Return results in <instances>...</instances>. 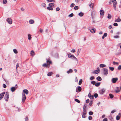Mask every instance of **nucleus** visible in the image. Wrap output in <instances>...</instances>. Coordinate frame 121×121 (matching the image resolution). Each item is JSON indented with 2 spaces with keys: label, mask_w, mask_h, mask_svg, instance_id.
<instances>
[{
  "label": "nucleus",
  "mask_w": 121,
  "mask_h": 121,
  "mask_svg": "<svg viewBox=\"0 0 121 121\" xmlns=\"http://www.w3.org/2000/svg\"><path fill=\"white\" fill-rule=\"evenodd\" d=\"M92 117L91 116H89L88 117V119L90 120H91L92 119Z\"/></svg>",
  "instance_id": "c03bdc74"
},
{
  "label": "nucleus",
  "mask_w": 121,
  "mask_h": 121,
  "mask_svg": "<svg viewBox=\"0 0 121 121\" xmlns=\"http://www.w3.org/2000/svg\"><path fill=\"white\" fill-rule=\"evenodd\" d=\"M7 2V0H3V3L4 4H5Z\"/></svg>",
  "instance_id": "79ce46f5"
},
{
  "label": "nucleus",
  "mask_w": 121,
  "mask_h": 121,
  "mask_svg": "<svg viewBox=\"0 0 121 121\" xmlns=\"http://www.w3.org/2000/svg\"><path fill=\"white\" fill-rule=\"evenodd\" d=\"M71 52L73 53H74L75 52V49H72L71 51Z\"/></svg>",
  "instance_id": "13d9d810"
},
{
  "label": "nucleus",
  "mask_w": 121,
  "mask_h": 121,
  "mask_svg": "<svg viewBox=\"0 0 121 121\" xmlns=\"http://www.w3.org/2000/svg\"><path fill=\"white\" fill-rule=\"evenodd\" d=\"M118 78H113L112 79V82L113 83H115L118 80Z\"/></svg>",
  "instance_id": "423d86ee"
},
{
  "label": "nucleus",
  "mask_w": 121,
  "mask_h": 121,
  "mask_svg": "<svg viewBox=\"0 0 121 121\" xmlns=\"http://www.w3.org/2000/svg\"><path fill=\"white\" fill-rule=\"evenodd\" d=\"M121 21V19H120L119 18L117 19L115 21V22H120Z\"/></svg>",
  "instance_id": "b1692460"
},
{
  "label": "nucleus",
  "mask_w": 121,
  "mask_h": 121,
  "mask_svg": "<svg viewBox=\"0 0 121 121\" xmlns=\"http://www.w3.org/2000/svg\"><path fill=\"white\" fill-rule=\"evenodd\" d=\"M103 73L104 75H107L108 73V70L105 68L103 69Z\"/></svg>",
  "instance_id": "39448f33"
},
{
  "label": "nucleus",
  "mask_w": 121,
  "mask_h": 121,
  "mask_svg": "<svg viewBox=\"0 0 121 121\" xmlns=\"http://www.w3.org/2000/svg\"><path fill=\"white\" fill-rule=\"evenodd\" d=\"M3 87L4 88H5L6 87V85L4 84H3Z\"/></svg>",
  "instance_id": "052dcab7"
},
{
  "label": "nucleus",
  "mask_w": 121,
  "mask_h": 121,
  "mask_svg": "<svg viewBox=\"0 0 121 121\" xmlns=\"http://www.w3.org/2000/svg\"><path fill=\"white\" fill-rule=\"evenodd\" d=\"M73 71V70L71 69H70L68 71H67V73H72Z\"/></svg>",
  "instance_id": "f3484780"
},
{
  "label": "nucleus",
  "mask_w": 121,
  "mask_h": 121,
  "mask_svg": "<svg viewBox=\"0 0 121 121\" xmlns=\"http://www.w3.org/2000/svg\"><path fill=\"white\" fill-rule=\"evenodd\" d=\"M100 14L101 15L103 16L104 15V11L103 10H101L100 11Z\"/></svg>",
  "instance_id": "ddd939ff"
},
{
  "label": "nucleus",
  "mask_w": 121,
  "mask_h": 121,
  "mask_svg": "<svg viewBox=\"0 0 121 121\" xmlns=\"http://www.w3.org/2000/svg\"><path fill=\"white\" fill-rule=\"evenodd\" d=\"M86 114V113H82V117L83 118H85L86 117V116H85Z\"/></svg>",
  "instance_id": "aec40b11"
},
{
  "label": "nucleus",
  "mask_w": 121,
  "mask_h": 121,
  "mask_svg": "<svg viewBox=\"0 0 121 121\" xmlns=\"http://www.w3.org/2000/svg\"><path fill=\"white\" fill-rule=\"evenodd\" d=\"M89 114L90 115H92L93 114V113L92 112L90 111L89 112Z\"/></svg>",
  "instance_id": "58836bf2"
},
{
  "label": "nucleus",
  "mask_w": 121,
  "mask_h": 121,
  "mask_svg": "<svg viewBox=\"0 0 121 121\" xmlns=\"http://www.w3.org/2000/svg\"><path fill=\"white\" fill-rule=\"evenodd\" d=\"M113 25L115 26H117L118 25L116 23H114Z\"/></svg>",
  "instance_id": "5fc2aeb1"
},
{
  "label": "nucleus",
  "mask_w": 121,
  "mask_h": 121,
  "mask_svg": "<svg viewBox=\"0 0 121 121\" xmlns=\"http://www.w3.org/2000/svg\"><path fill=\"white\" fill-rule=\"evenodd\" d=\"M99 81H100L102 80L101 78L99 76H98L96 78Z\"/></svg>",
  "instance_id": "a211bd4d"
},
{
  "label": "nucleus",
  "mask_w": 121,
  "mask_h": 121,
  "mask_svg": "<svg viewBox=\"0 0 121 121\" xmlns=\"http://www.w3.org/2000/svg\"><path fill=\"white\" fill-rule=\"evenodd\" d=\"M92 101H90L89 104V105L90 106L92 105Z\"/></svg>",
  "instance_id": "3c124183"
},
{
  "label": "nucleus",
  "mask_w": 121,
  "mask_h": 121,
  "mask_svg": "<svg viewBox=\"0 0 121 121\" xmlns=\"http://www.w3.org/2000/svg\"><path fill=\"white\" fill-rule=\"evenodd\" d=\"M117 69L118 70H120L121 69V65H119Z\"/></svg>",
  "instance_id": "49530a36"
},
{
  "label": "nucleus",
  "mask_w": 121,
  "mask_h": 121,
  "mask_svg": "<svg viewBox=\"0 0 121 121\" xmlns=\"http://www.w3.org/2000/svg\"><path fill=\"white\" fill-rule=\"evenodd\" d=\"M23 91L24 93L26 94H28V91L27 89H25L23 90Z\"/></svg>",
  "instance_id": "4468645a"
},
{
  "label": "nucleus",
  "mask_w": 121,
  "mask_h": 121,
  "mask_svg": "<svg viewBox=\"0 0 121 121\" xmlns=\"http://www.w3.org/2000/svg\"><path fill=\"white\" fill-rule=\"evenodd\" d=\"M17 88V85L16 84L15 86L12 87L11 88V91L12 92H14Z\"/></svg>",
  "instance_id": "20e7f679"
},
{
  "label": "nucleus",
  "mask_w": 121,
  "mask_h": 121,
  "mask_svg": "<svg viewBox=\"0 0 121 121\" xmlns=\"http://www.w3.org/2000/svg\"><path fill=\"white\" fill-rule=\"evenodd\" d=\"M116 120H118L120 119V117L118 116H117L116 117Z\"/></svg>",
  "instance_id": "ea45409f"
},
{
  "label": "nucleus",
  "mask_w": 121,
  "mask_h": 121,
  "mask_svg": "<svg viewBox=\"0 0 121 121\" xmlns=\"http://www.w3.org/2000/svg\"><path fill=\"white\" fill-rule=\"evenodd\" d=\"M47 9L49 10H53V8L52 7H47Z\"/></svg>",
  "instance_id": "e433bc0d"
},
{
  "label": "nucleus",
  "mask_w": 121,
  "mask_h": 121,
  "mask_svg": "<svg viewBox=\"0 0 121 121\" xmlns=\"http://www.w3.org/2000/svg\"><path fill=\"white\" fill-rule=\"evenodd\" d=\"M84 14L82 12H80L78 14V15L80 17H82L83 15Z\"/></svg>",
  "instance_id": "c756f323"
},
{
  "label": "nucleus",
  "mask_w": 121,
  "mask_h": 121,
  "mask_svg": "<svg viewBox=\"0 0 121 121\" xmlns=\"http://www.w3.org/2000/svg\"><path fill=\"white\" fill-rule=\"evenodd\" d=\"M103 121H108V119L107 118H105L103 119Z\"/></svg>",
  "instance_id": "e2e57ef3"
},
{
  "label": "nucleus",
  "mask_w": 121,
  "mask_h": 121,
  "mask_svg": "<svg viewBox=\"0 0 121 121\" xmlns=\"http://www.w3.org/2000/svg\"><path fill=\"white\" fill-rule=\"evenodd\" d=\"M53 74V73L52 72H49L48 74L47 75L48 76H50L52 75Z\"/></svg>",
  "instance_id": "c85d7f7f"
},
{
  "label": "nucleus",
  "mask_w": 121,
  "mask_h": 121,
  "mask_svg": "<svg viewBox=\"0 0 121 121\" xmlns=\"http://www.w3.org/2000/svg\"><path fill=\"white\" fill-rule=\"evenodd\" d=\"M109 96L110 97V98H111L112 99L113 98L114 96L112 94H109Z\"/></svg>",
  "instance_id": "473e14b6"
},
{
  "label": "nucleus",
  "mask_w": 121,
  "mask_h": 121,
  "mask_svg": "<svg viewBox=\"0 0 121 121\" xmlns=\"http://www.w3.org/2000/svg\"><path fill=\"white\" fill-rule=\"evenodd\" d=\"M43 66L44 67H49V66L48 65H47L46 63H44L43 64Z\"/></svg>",
  "instance_id": "72a5a7b5"
},
{
  "label": "nucleus",
  "mask_w": 121,
  "mask_h": 121,
  "mask_svg": "<svg viewBox=\"0 0 121 121\" xmlns=\"http://www.w3.org/2000/svg\"><path fill=\"white\" fill-rule=\"evenodd\" d=\"M68 55L69 58H71L72 59H74L76 61H78V60L77 58L74 56L71 55V53L68 54Z\"/></svg>",
  "instance_id": "f03ea898"
},
{
  "label": "nucleus",
  "mask_w": 121,
  "mask_h": 121,
  "mask_svg": "<svg viewBox=\"0 0 121 121\" xmlns=\"http://www.w3.org/2000/svg\"><path fill=\"white\" fill-rule=\"evenodd\" d=\"M108 18L109 19H111L112 18L111 15L109 14H108V16H107Z\"/></svg>",
  "instance_id": "5701e85b"
},
{
  "label": "nucleus",
  "mask_w": 121,
  "mask_h": 121,
  "mask_svg": "<svg viewBox=\"0 0 121 121\" xmlns=\"http://www.w3.org/2000/svg\"><path fill=\"white\" fill-rule=\"evenodd\" d=\"M75 101L76 102H77L78 103H80V100L77 99H75Z\"/></svg>",
  "instance_id": "4c0bfd02"
},
{
  "label": "nucleus",
  "mask_w": 121,
  "mask_h": 121,
  "mask_svg": "<svg viewBox=\"0 0 121 121\" xmlns=\"http://www.w3.org/2000/svg\"><path fill=\"white\" fill-rule=\"evenodd\" d=\"M28 39L29 40H30L31 39V37L30 34H29L28 35Z\"/></svg>",
  "instance_id": "2f4dec72"
},
{
  "label": "nucleus",
  "mask_w": 121,
  "mask_h": 121,
  "mask_svg": "<svg viewBox=\"0 0 121 121\" xmlns=\"http://www.w3.org/2000/svg\"><path fill=\"white\" fill-rule=\"evenodd\" d=\"M91 99H93L94 98V95H92L91 96H90L89 97Z\"/></svg>",
  "instance_id": "6e6d98bb"
},
{
  "label": "nucleus",
  "mask_w": 121,
  "mask_h": 121,
  "mask_svg": "<svg viewBox=\"0 0 121 121\" xmlns=\"http://www.w3.org/2000/svg\"><path fill=\"white\" fill-rule=\"evenodd\" d=\"M5 93L4 92L0 94V100H1L3 97Z\"/></svg>",
  "instance_id": "9d476101"
},
{
  "label": "nucleus",
  "mask_w": 121,
  "mask_h": 121,
  "mask_svg": "<svg viewBox=\"0 0 121 121\" xmlns=\"http://www.w3.org/2000/svg\"><path fill=\"white\" fill-rule=\"evenodd\" d=\"M49 5L50 7H51L54 5V4L53 3H50L49 4Z\"/></svg>",
  "instance_id": "412c9836"
},
{
  "label": "nucleus",
  "mask_w": 121,
  "mask_h": 121,
  "mask_svg": "<svg viewBox=\"0 0 121 121\" xmlns=\"http://www.w3.org/2000/svg\"><path fill=\"white\" fill-rule=\"evenodd\" d=\"M94 96L95 98H97L98 96V95L97 93H95L94 94Z\"/></svg>",
  "instance_id": "a18cd8bd"
},
{
  "label": "nucleus",
  "mask_w": 121,
  "mask_h": 121,
  "mask_svg": "<svg viewBox=\"0 0 121 121\" xmlns=\"http://www.w3.org/2000/svg\"><path fill=\"white\" fill-rule=\"evenodd\" d=\"M87 106V105L86 104H85L83 106V108L86 109Z\"/></svg>",
  "instance_id": "680f3d73"
},
{
  "label": "nucleus",
  "mask_w": 121,
  "mask_h": 121,
  "mask_svg": "<svg viewBox=\"0 0 121 121\" xmlns=\"http://www.w3.org/2000/svg\"><path fill=\"white\" fill-rule=\"evenodd\" d=\"M47 63L48 64V65L50 66L49 65L50 64H51L52 63L51 61H50L49 60H48L47 61Z\"/></svg>",
  "instance_id": "f8f14e48"
},
{
  "label": "nucleus",
  "mask_w": 121,
  "mask_h": 121,
  "mask_svg": "<svg viewBox=\"0 0 121 121\" xmlns=\"http://www.w3.org/2000/svg\"><path fill=\"white\" fill-rule=\"evenodd\" d=\"M108 28L110 29H111L112 28V27L111 25H110L109 26Z\"/></svg>",
  "instance_id": "338daca9"
},
{
  "label": "nucleus",
  "mask_w": 121,
  "mask_h": 121,
  "mask_svg": "<svg viewBox=\"0 0 121 121\" xmlns=\"http://www.w3.org/2000/svg\"><path fill=\"white\" fill-rule=\"evenodd\" d=\"M89 30L92 33H93L95 32V30L94 29H89Z\"/></svg>",
  "instance_id": "bb28decb"
},
{
  "label": "nucleus",
  "mask_w": 121,
  "mask_h": 121,
  "mask_svg": "<svg viewBox=\"0 0 121 121\" xmlns=\"http://www.w3.org/2000/svg\"><path fill=\"white\" fill-rule=\"evenodd\" d=\"M43 30L41 29H40L39 31V32H40V33H42L43 32Z\"/></svg>",
  "instance_id": "774afa93"
},
{
  "label": "nucleus",
  "mask_w": 121,
  "mask_h": 121,
  "mask_svg": "<svg viewBox=\"0 0 121 121\" xmlns=\"http://www.w3.org/2000/svg\"><path fill=\"white\" fill-rule=\"evenodd\" d=\"M82 79H80L79 82L78 84L79 85H80L82 83Z\"/></svg>",
  "instance_id": "f704fd0d"
},
{
  "label": "nucleus",
  "mask_w": 121,
  "mask_h": 121,
  "mask_svg": "<svg viewBox=\"0 0 121 121\" xmlns=\"http://www.w3.org/2000/svg\"><path fill=\"white\" fill-rule=\"evenodd\" d=\"M99 73L98 72V71L96 70H94L93 72H92V73H95L96 74H97Z\"/></svg>",
  "instance_id": "4be33fe9"
},
{
  "label": "nucleus",
  "mask_w": 121,
  "mask_h": 121,
  "mask_svg": "<svg viewBox=\"0 0 121 121\" xmlns=\"http://www.w3.org/2000/svg\"><path fill=\"white\" fill-rule=\"evenodd\" d=\"M112 3L113 4V7H114V9L115 10H116V5L117 4V1H116L113 2H112Z\"/></svg>",
  "instance_id": "6e6552de"
},
{
  "label": "nucleus",
  "mask_w": 121,
  "mask_h": 121,
  "mask_svg": "<svg viewBox=\"0 0 121 121\" xmlns=\"http://www.w3.org/2000/svg\"><path fill=\"white\" fill-rule=\"evenodd\" d=\"M7 21L10 24L12 23V20L11 19L9 18H8L7 19Z\"/></svg>",
  "instance_id": "0eeeda50"
},
{
  "label": "nucleus",
  "mask_w": 121,
  "mask_h": 121,
  "mask_svg": "<svg viewBox=\"0 0 121 121\" xmlns=\"http://www.w3.org/2000/svg\"><path fill=\"white\" fill-rule=\"evenodd\" d=\"M111 71H113L114 70V67H109Z\"/></svg>",
  "instance_id": "7c9ffc66"
},
{
  "label": "nucleus",
  "mask_w": 121,
  "mask_h": 121,
  "mask_svg": "<svg viewBox=\"0 0 121 121\" xmlns=\"http://www.w3.org/2000/svg\"><path fill=\"white\" fill-rule=\"evenodd\" d=\"M13 51L16 54H17L18 53V52L16 49H13Z\"/></svg>",
  "instance_id": "6ab92c4d"
},
{
  "label": "nucleus",
  "mask_w": 121,
  "mask_h": 121,
  "mask_svg": "<svg viewBox=\"0 0 121 121\" xmlns=\"http://www.w3.org/2000/svg\"><path fill=\"white\" fill-rule=\"evenodd\" d=\"M29 23L31 24H33L34 23V21L32 19L30 20L29 21Z\"/></svg>",
  "instance_id": "dca6fc26"
},
{
  "label": "nucleus",
  "mask_w": 121,
  "mask_h": 121,
  "mask_svg": "<svg viewBox=\"0 0 121 121\" xmlns=\"http://www.w3.org/2000/svg\"><path fill=\"white\" fill-rule=\"evenodd\" d=\"M73 16V13H71V14H70L69 15V17H72Z\"/></svg>",
  "instance_id": "a19ab883"
},
{
  "label": "nucleus",
  "mask_w": 121,
  "mask_h": 121,
  "mask_svg": "<svg viewBox=\"0 0 121 121\" xmlns=\"http://www.w3.org/2000/svg\"><path fill=\"white\" fill-rule=\"evenodd\" d=\"M78 91L77 89V88L76 90V91L77 92H78V91L80 92V91H81V88L80 86H78Z\"/></svg>",
  "instance_id": "9b49d317"
},
{
  "label": "nucleus",
  "mask_w": 121,
  "mask_h": 121,
  "mask_svg": "<svg viewBox=\"0 0 121 121\" xmlns=\"http://www.w3.org/2000/svg\"><path fill=\"white\" fill-rule=\"evenodd\" d=\"M107 33H105L104 35H103L105 37H106L107 36Z\"/></svg>",
  "instance_id": "0e129e2a"
},
{
  "label": "nucleus",
  "mask_w": 121,
  "mask_h": 121,
  "mask_svg": "<svg viewBox=\"0 0 121 121\" xmlns=\"http://www.w3.org/2000/svg\"><path fill=\"white\" fill-rule=\"evenodd\" d=\"M106 66V65L103 64H101L99 65V67L100 68H103L104 67H105Z\"/></svg>",
  "instance_id": "2eb2a0df"
},
{
  "label": "nucleus",
  "mask_w": 121,
  "mask_h": 121,
  "mask_svg": "<svg viewBox=\"0 0 121 121\" xmlns=\"http://www.w3.org/2000/svg\"><path fill=\"white\" fill-rule=\"evenodd\" d=\"M100 82H99L96 83L95 84V86L96 87L99 86L100 85Z\"/></svg>",
  "instance_id": "393cba45"
},
{
  "label": "nucleus",
  "mask_w": 121,
  "mask_h": 121,
  "mask_svg": "<svg viewBox=\"0 0 121 121\" xmlns=\"http://www.w3.org/2000/svg\"><path fill=\"white\" fill-rule=\"evenodd\" d=\"M80 49H78V51L77 52V53L78 55L80 53Z\"/></svg>",
  "instance_id": "09e8293b"
},
{
  "label": "nucleus",
  "mask_w": 121,
  "mask_h": 121,
  "mask_svg": "<svg viewBox=\"0 0 121 121\" xmlns=\"http://www.w3.org/2000/svg\"><path fill=\"white\" fill-rule=\"evenodd\" d=\"M91 83L93 85H94L95 84L96 82L95 81H92L91 82Z\"/></svg>",
  "instance_id": "de8ad7c7"
},
{
  "label": "nucleus",
  "mask_w": 121,
  "mask_h": 121,
  "mask_svg": "<svg viewBox=\"0 0 121 121\" xmlns=\"http://www.w3.org/2000/svg\"><path fill=\"white\" fill-rule=\"evenodd\" d=\"M89 99H88L86 100V103H89Z\"/></svg>",
  "instance_id": "69168bd1"
},
{
  "label": "nucleus",
  "mask_w": 121,
  "mask_h": 121,
  "mask_svg": "<svg viewBox=\"0 0 121 121\" xmlns=\"http://www.w3.org/2000/svg\"><path fill=\"white\" fill-rule=\"evenodd\" d=\"M78 9V6H76L74 8V9L75 10H77Z\"/></svg>",
  "instance_id": "c9c22d12"
},
{
  "label": "nucleus",
  "mask_w": 121,
  "mask_h": 121,
  "mask_svg": "<svg viewBox=\"0 0 121 121\" xmlns=\"http://www.w3.org/2000/svg\"><path fill=\"white\" fill-rule=\"evenodd\" d=\"M9 97V93L8 92H6V94L4 97L5 100L6 101H8Z\"/></svg>",
  "instance_id": "f257e3e1"
},
{
  "label": "nucleus",
  "mask_w": 121,
  "mask_h": 121,
  "mask_svg": "<svg viewBox=\"0 0 121 121\" xmlns=\"http://www.w3.org/2000/svg\"><path fill=\"white\" fill-rule=\"evenodd\" d=\"M42 5L44 7H45L46 6V4L44 3H43L42 4Z\"/></svg>",
  "instance_id": "864d4df0"
},
{
  "label": "nucleus",
  "mask_w": 121,
  "mask_h": 121,
  "mask_svg": "<svg viewBox=\"0 0 121 121\" xmlns=\"http://www.w3.org/2000/svg\"><path fill=\"white\" fill-rule=\"evenodd\" d=\"M94 78V77L93 76H91L90 78V79L92 80Z\"/></svg>",
  "instance_id": "37998d69"
},
{
  "label": "nucleus",
  "mask_w": 121,
  "mask_h": 121,
  "mask_svg": "<svg viewBox=\"0 0 121 121\" xmlns=\"http://www.w3.org/2000/svg\"><path fill=\"white\" fill-rule=\"evenodd\" d=\"M26 98L25 95L24 93H22V101L23 102H25Z\"/></svg>",
  "instance_id": "7ed1b4c3"
},
{
  "label": "nucleus",
  "mask_w": 121,
  "mask_h": 121,
  "mask_svg": "<svg viewBox=\"0 0 121 121\" xmlns=\"http://www.w3.org/2000/svg\"><path fill=\"white\" fill-rule=\"evenodd\" d=\"M105 90L104 88L102 89L99 91L100 93L102 94H103V93L105 92Z\"/></svg>",
  "instance_id": "1a4fd4ad"
},
{
  "label": "nucleus",
  "mask_w": 121,
  "mask_h": 121,
  "mask_svg": "<svg viewBox=\"0 0 121 121\" xmlns=\"http://www.w3.org/2000/svg\"><path fill=\"white\" fill-rule=\"evenodd\" d=\"M83 113H86V109L83 108Z\"/></svg>",
  "instance_id": "4d7b16f0"
},
{
  "label": "nucleus",
  "mask_w": 121,
  "mask_h": 121,
  "mask_svg": "<svg viewBox=\"0 0 121 121\" xmlns=\"http://www.w3.org/2000/svg\"><path fill=\"white\" fill-rule=\"evenodd\" d=\"M113 63L114 65H116V64L118 65V63L117 62H115L114 61L113 62Z\"/></svg>",
  "instance_id": "603ef678"
},
{
  "label": "nucleus",
  "mask_w": 121,
  "mask_h": 121,
  "mask_svg": "<svg viewBox=\"0 0 121 121\" xmlns=\"http://www.w3.org/2000/svg\"><path fill=\"white\" fill-rule=\"evenodd\" d=\"M60 10V9L59 7H57L56 9V10L57 11H58Z\"/></svg>",
  "instance_id": "bf43d9fd"
},
{
  "label": "nucleus",
  "mask_w": 121,
  "mask_h": 121,
  "mask_svg": "<svg viewBox=\"0 0 121 121\" xmlns=\"http://www.w3.org/2000/svg\"><path fill=\"white\" fill-rule=\"evenodd\" d=\"M75 5V4L74 3H72L70 5V6L71 7H73Z\"/></svg>",
  "instance_id": "8fccbe9b"
},
{
  "label": "nucleus",
  "mask_w": 121,
  "mask_h": 121,
  "mask_svg": "<svg viewBox=\"0 0 121 121\" xmlns=\"http://www.w3.org/2000/svg\"><path fill=\"white\" fill-rule=\"evenodd\" d=\"M94 4L91 3L90 4H89V6L91 8H93L94 5Z\"/></svg>",
  "instance_id": "cd10ccee"
},
{
  "label": "nucleus",
  "mask_w": 121,
  "mask_h": 121,
  "mask_svg": "<svg viewBox=\"0 0 121 121\" xmlns=\"http://www.w3.org/2000/svg\"><path fill=\"white\" fill-rule=\"evenodd\" d=\"M116 89H117V90H115V91L116 93H118L120 91V90L118 89L119 87H117L116 88Z\"/></svg>",
  "instance_id": "a878e982"
}]
</instances>
